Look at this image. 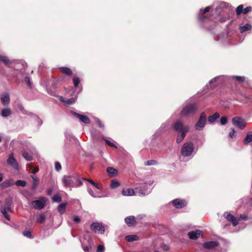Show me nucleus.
<instances>
[{
	"label": "nucleus",
	"instance_id": "1",
	"mask_svg": "<svg viewBox=\"0 0 252 252\" xmlns=\"http://www.w3.org/2000/svg\"><path fill=\"white\" fill-rule=\"evenodd\" d=\"M173 128L177 133L176 142L179 144L183 141L187 133L189 131V126L184 125L181 121H177L173 123Z\"/></svg>",
	"mask_w": 252,
	"mask_h": 252
},
{
	"label": "nucleus",
	"instance_id": "2",
	"mask_svg": "<svg viewBox=\"0 0 252 252\" xmlns=\"http://www.w3.org/2000/svg\"><path fill=\"white\" fill-rule=\"evenodd\" d=\"M173 128L177 133L176 142L179 144L183 141L187 133L189 131V126L184 125L181 121H177L173 123Z\"/></svg>",
	"mask_w": 252,
	"mask_h": 252
},
{
	"label": "nucleus",
	"instance_id": "3",
	"mask_svg": "<svg viewBox=\"0 0 252 252\" xmlns=\"http://www.w3.org/2000/svg\"><path fill=\"white\" fill-rule=\"evenodd\" d=\"M62 182L66 187H77L82 185L79 176L77 174L64 175L62 179Z\"/></svg>",
	"mask_w": 252,
	"mask_h": 252
},
{
	"label": "nucleus",
	"instance_id": "4",
	"mask_svg": "<svg viewBox=\"0 0 252 252\" xmlns=\"http://www.w3.org/2000/svg\"><path fill=\"white\" fill-rule=\"evenodd\" d=\"M198 106L194 103L189 104L185 106L181 111L180 114L183 117L193 116L197 112Z\"/></svg>",
	"mask_w": 252,
	"mask_h": 252
},
{
	"label": "nucleus",
	"instance_id": "5",
	"mask_svg": "<svg viewBox=\"0 0 252 252\" xmlns=\"http://www.w3.org/2000/svg\"><path fill=\"white\" fill-rule=\"evenodd\" d=\"M194 150L193 144L192 142H187L182 146L181 148V154L186 157L190 156Z\"/></svg>",
	"mask_w": 252,
	"mask_h": 252
},
{
	"label": "nucleus",
	"instance_id": "6",
	"mask_svg": "<svg viewBox=\"0 0 252 252\" xmlns=\"http://www.w3.org/2000/svg\"><path fill=\"white\" fill-rule=\"evenodd\" d=\"M46 203V200L45 198L41 197L38 200L32 201L30 204V209L34 208L35 209L41 210L45 207Z\"/></svg>",
	"mask_w": 252,
	"mask_h": 252
},
{
	"label": "nucleus",
	"instance_id": "7",
	"mask_svg": "<svg viewBox=\"0 0 252 252\" xmlns=\"http://www.w3.org/2000/svg\"><path fill=\"white\" fill-rule=\"evenodd\" d=\"M207 117L204 112L201 113L199 120L195 125V128L196 130H202L206 123Z\"/></svg>",
	"mask_w": 252,
	"mask_h": 252
},
{
	"label": "nucleus",
	"instance_id": "8",
	"mask_svg": "<svg viewBox=\"0 0 252 252\" xmlns=\"http://www.w3.org/2000/svg\"><path fill=\"white\" fill-rule=\"evenodd\" d=\"M232 124L237 128L243 129L246 126V123L244 119L240 117H234L232 119Z\"/></svg>",
	"mask_w": 252,
	"mask_h": 252
},
{
	"label": "nucleus",
	"instance_id": "9",
	"mask_svg": "<svg viewBox=\"0 0 252 252\" xmlns=\"http://www.w3.org/2000/svg\"><path fill=\"white\" fill-rule=\"evenodd\" d=\"M91 229L94 232H98L100 234H103L104 232V228L103 225L98 222H93L90 226Z\"/></svg>",
	"mask_w": 252,
	"mask_h": 252
},
{
	"label": "nucleus",
	"instance_id": "10",
	"mask_svg": "<svg viewBox=\"0 0 252 252\" xmlns=\"http://www.w3.org/2000/svg\"><path fill=\"white\" fill-rule=\"evenodd\" d=\"M135 193L139 195H145L149 192L148 190V185L146 184H143L135 188Z\"/></svg>",
	"mask_w": 252,
	"mask_h": 252
},
{
	"label": "nucleus",
	"instance_id": "11",
	"mask_svg": "<svg viewBox=\"0 0 252 252\" xmlns=\"http://www.w3.org/2000/svg\"><path fill=\"white\" fill-rule=\"evenodd\" d=\"M210 9V6H207L204 10L200 9L198 14V19L200 22H203L208 18L206 13L208 12Z\"/></svg>",
	"mask_w": 252,
	"mask_h": 252
},
{
	"label": "nucleus",
	"instance_id": "12",
	"mask_svg": "<svg viewBox=\"0 0 252 252\" xmlns=\"http://www.w3.org/2000/svg\"><path fill=\"white\" fill-rule=\"evenodd\" d=\"M224 217L228 221L232 223L233 226H236L238 224V221L237 218L229 212H225L224 213Z\"/></svg>",
	"mask_w": 252,
	"mask_h": 252
},
{
	"label": "nucleus",
	"instance_id": "13",
	"mask_svg": "<svg viewBox=\"0 0 252 252\" xmlns=\"http://www.w3.org/2000/svg\"><path fill=\"white\" fill-rule=\"evenodd\" d=\"M252 10V6H248L244 8L243 4L239 5L236 8V14L237 15H240L241 14H246Z\"/></svg>",
	"mask_w": 252,
	"mask_h": 252
},
{
	"label": "nucleus",
	"instance_id": "14",
	"mask_svg": "<svg viewBox=\"0 0 252 252\" xmlns=\"http://www.w3.org/2000/svg\"><path fill=\"white\" fill-rule=\"evenodd\" d=\"M202 232L199 230L197 229L194 231H191L188 233V235L189 237L192 240H195L202 236Z\"/></svg>",
	"mask_w": 252,
	"mask_h": 252
},
{
	"label": "nucleus",
	"instance_id": "15",
	"mask_svg": "<svg viewBox=\"0 0 252 252\" xmlns=\"http://www.w3.org/2000/svg\"><path fill=\"white\" fill-rule=\"evenodd\" d=\"M7 164L10 165L14 169H18V163L16 159L14 158V155L13 153H11V154L9 155L7 160Z\"/></svg>",
	"mask_w": 252,
	"mask_h": 252
},
{
	"label": "nucleus",
	"instance_id": "16",
	"mask_svg": "<svg viewBox=\"0 0 252 252\" xmlns=\"http://www.w3.org/2000/svg\"><path fill=\"white\" fill-rule=\"evenodd\" d=\"M72 113L74 116L78 118L82 122L84 123V124H89L90 123V119L87 116L81 115L75 112H72Z\"/></svg>",
	"mask_w": 252,
	"mask_h": 252
},
{
	"label": "nucleus",
	"instance_id": "17",
	"mask_svg": "<svg viewBox=\"0 0 252 252\" xmlns=\"http://www.w3.org/2000/svg\"><path fill=\"white\" fill-rule=\"evenodd\" d=\"M1 208L8 210L9 212H13L14 204L11 198H8L5 200V204L4 206H1Z\"/></svg>",
	"mask_w": 252,
	"mask_h": 252
},
{
	"label": "nucleus",
	"instance_id": "18",
	"mask_svg": "<svg viewBox=\"0 0 252 252\" xmlns=\"http://www.w3.org/2000/svg\"><path fill=\"white\" fill-rule=\"evenodd\" d=\"M173 205L177 209L182 208L187 205V202L180 199H175L172 201Z\"/></svg>",
	"mask_w": 252,
	"mask_h": 252
},
{
	"label": "nucleus",
	"instance_id": "19",
	"mask_svg": "<svg viewBox=\"0 0 252 252\" xmlns=\"http://www.w3.org/2000/svg\"><path fill=\"white\" fill-rule=\"evenodd\" d=\"M1 102L4 106H7L10 103V96L8 93H4L1 94Z\"/></svg>",
	"mask_w": 252,
	"mask_h": 252
},
{
	"label": "nucleus",
	"instance_id": "20",
	"mask_svg": "<svg viewBox=\"0 0 252 252\" xmlns=\"http://www.w3.org/2000/svg\"><path fill=\"white\" fill-rule=\"evenodd\" d=\"M125 220L126 224L129 226H134L136 224L135 218L133 216H130L126 217Z\"/></svg>",
	"mask_w": 252,
	"mask_h": 252
},
{
	"label": "nucleus",
	"instance_id": "21",
	"mask_svg": "<svg viewBox=\"0 0 252 252\" xmlns=\"http://www.w3.org/2000/svg\"><path fill=\"white\" fill-rule=\"evenodd\" d=\"M14 185V181L13 179H10L6 180L0 184V186L2 189H5L8 187L12 186Z\"/></svg>",
	"mask_w": 252,
	"mask_h": 252
},
{
	"label": "nucleus",
	"instance_id": "22",
	"mask_svg": "<svg viewBox=\"0 0 252 252\" xmlns=\"http://www.w3.org/2000/svg\"><path fill=\"white\" fill-rule=\"evenodd\" d=\"M218 245V242L209 241L203 244V247L207 249H211L217 247Z\"/></svg>",
	"mask_w": 252,
	"mask_h": 252
},
{
	"label": "nucleus",
	"instance_id": "23",
	"mask_svg": "<svg viewBox=\"0 0 252 252\" xmlns=\"http://www.w3.org/2000/svg\"><path fill=\"white\" fill-rule=\"evenodd\" d=\"M135 190L131 188L123 189L122 193L124 196H131L135 195Z\"/></svg>",
	"mask_w": 252,
	"mask_h": 252
},
{
	"label": "nucleus",
	"instance_id": "24",
	"mask_svg": "<svg viewBox=\"0 0 252 252\" xmlns=\"http://www.w3.org/2000/svg\"><path fill=\"white\" fill-rule=\"evenodd\" d=\"M59 70L62 73L68 76H70L73 74L71 69L67 67H60Z\"/></svg>",
	"mask_w": 252,
	"mask_h": 252
},
{
	"label": "nucleus",
	"instance_id": "25",
	"mask_svg": "<svg viewBox=\"0 0 252 252\" xmlns=\"http://www.w3.org/2000/svg\"><path fill=\"white\" fill-rule=\"evenodd\" d=\"M243 143L247 145L250 142H252V131L247 132L246 137L243 140Z\"/></svg>",
	"mask_w": 252,
	"mask_h": 252
},
{
	"label": "nucleus",
	"instance_id": "26",
	"mask_svg": "<svg viewBox=\"0 0 252 252\" xmlns=\"http://www.w3.org/2000/svg\"><path fill=\"white\" fill-rule=\"evenodd\" d=\"M107 171L109 174V176L111 177H114L117 175V170L112 167H108L107 168Z\"/></svg>",
	"mask_w": 252,
	"mask_h": 252
},
{
	"label": "nucleus",
	"instance_id": "27",
	"mask_svg": "<svg viewBox=\"0 0 252 252\" xmlns=\"http://www.w3.org/2000/svg\"><path fill=\"white\" fill-rule=\"evenodd\" d=\"M0 62L3 63L5 65H8L11 62L7 57L0 55Z\"/></svg>",
	"mask_w": 252,
	"mask_h": 252
},
{
	"label": "nucleus",
	"instance_id": "28",
	"mask_svg": "<svg viewBox=\"0 0 252 252\" xmlns=\"http://www.w3.org/2000/svg\"><path fill=\"white\" fill-rule=\"evenodd\" d=\"M12 113V111L9 108H4L1 110V115L3 117H6L10 116Z\"/></svg>",
	"mask_w": 252,
	"mask_h": 252
},
{
	"label": "nucleus",
	"instance_id": "29",
	"mask_svg": "<svg viewBox=\"0 0 252 252\" xmlns=\"http://www.w3.org/2000/svg\"><path fill=\"white\" fill-rule=\"evenodd\" d=\"M220 117V114L218 112L215 113L213 115L208 117V122L210 123H214Z\"/></svg>",
	"mask_w": 252,
	"mask_h": 252
},
{
	"label": "nucleus",
	"instance_id": "30",
	"mask_svg": "<svg viewBox=\"0 0 252 252\" xmlns=\"http://www.w3.org/2000/svg\"><path fill=\"white\" fill-rule=\"evenodd\" d=\"M67 205L66 203H63L60 204L58 207V210L61 214H63L65 211V208Z\"/></svg>",
	"mask_w": 252,
	"mask_h": 252
},
{
	"label": "nucleus",
	"instance_id": "31",
	"mask_svg": "<svg viewBox=\"0 0 252 252\" xmlns=\"http://www.w3.org/2000/svg\"><path fill=\"white\" fill-rule=\"evenodd\" d=\"M125 239L128 242H133L138 240L139 237L136 235H130L126 236Z\"/></svg>",
	"mask_w": 252,
	"mask_h": 252
},
{
	"label": "nucleus",
	"instance_id": "32",
	"mask_svg": "<svg viewBox=\"0 0 252 252\" xmlns=\"http://www.w3.org/2000/svg\"><path fill=\"white\" fill-rule=\"evenodd\" d=\"M22 155L23 157L27 161H31L32 160V157L26 151L22 152Z\"/></svg>",
	"mask_w": 252,
	"mask_h": 252
},
{
	"label": "nucleus",
	"instance_id": "33",
	"mask_svg": "<svg viewBox=\"0 0 252 252\" xmlns=\"http://www.w3.org/2000/svg\"><path fill=\"white\" fill-rule=\"evenodd\" d=\"M252 28V26H251V25L249 24H246L244 26L240 28V31L242 33L246 31L251 30Z\"/></svg>",
	"mask_w": 252,
	"mask_h": 252
},
{
	"label": "nucleus",
	"instance_id": "34",
	"mask_svg": "<svg viewBox=\"0 0 252 252\" xmlns=\"http://www.w3.org/2000/svg\"><path fill=\"white\" fill-rule=\"evenodd\" d=\"M46 219L45 216L44 214H40L37 218V222L39 223H43Z\"/></svg>",
	"mask_w": 252,
	"mask_h": 252
},
{
	"label": "nucleus",
	"instance_id": "35",
	"mask_svg": "<svg viewBox=\"0 0 252 252\" xmlns=\"http://www.w3.org/2000/svg\"><path fill=\"white\" fill-rule=\"evenodd\" d=\"M120 186V183L116 180H113L111 182L110 187L112 189H115Z\"/></svg>",
	"mask_w": 252,
	"mask_h": 252
},
{
	"label": "nucleus",
	"instance_id": "36",
	"mask_svg": "<svg viewBox=\"0 0 252 252\" xmlns=\"http://www.w3.org/2000/svg\"><path fill=\"white\" fill-rule=\"evenodd\" d=\"M0 211L2 215L4 216V217L8 220H10V218L9 215L8 214L7 212L8 210H6L5 209L0 208Z\"/></svg>",
	"mask_w": 252,
	"mask_h": 252
},
{
	"label": "nucleus",
	"instance_id": "37",
	"mask_svg": "<svg viewBox=\"0 0 252 252\" xmlns=\"http://www.w3.org/2000/svg\"><path fill=\"white\" fill-rule=\"evenodd\" d=\"M15 184L17 186L25 187L26 186V182L25 181L18 180L16 181V182H14V185Z\"/></svg>",
	"mask_w": 252,
	"mask_h": 252
},
{
	"label": "nucleus",
	"instance_id": "38",
	"mask_svg": "<svg viewBox=\"0 0 252 252\" xmlns=\"http://www.w3.org/2000/svg\"><path fill=\"white\" fill-rule=\"evenodd\" d=\"M54 202H60L62 201V197L59 194H55L52 197Z\"/></svg>",
	"mask_w": 252,
	"mask_h": 252
},
{
	"label": "nucleus",
	"instance_id": "39",
	"mask_svg": "<svg viewBox=\"0 0 252 252\" xmlns=\"http://www.w3.org/2000/svg\"><path fill=\"white\" fill-rule=\"evenodd\" d=\"M233 78L240 83L243 82L245 80V77L244 76H233Z\"/></svg>",
	"mask_w": 252,
	"mask_h": 252
},
{
	"label": "nucleus",
	"instance_id": "40",
	"mask_svg": "<svg viewBox=\"0 0 252 252\" xmlns=\"http://www.w3.org/2000/svg\"><path fill=\"white\" fill-rule=\"evenodd\" d=\"M73 82L74 86L75 88H77L80 82V79L77 77H74L73 78Z\"/></svg>",
	"mask_w": 252,
	"mask_h": 252
},
{
	"label": "nucleus",
	"instance_id": "41",
	"mask_svg": "<svg viewBox=\"0 0 252 252\" xmlns=\"http://www.w3.org/2000/svg\"><path fill=\"white\" fill-rule=\"evenodd\" d=\"M23 234L24 236L30 238H33V235L32 234V232L30 231H25L23 232Z\"/></svg>",
	"mask_w": 252,
	"mask_h": 252
},
{
	"label": "nucleus",
	"instance_id": "42",
	"mask_svg": "<svg viewBox=\"0 0 252 252\" xmlns=\"http://www.w3.org/2000/svg\"><path fill=\"white\" fill-rule=\"evenodd\" d=\"M75 101H76V98H73V97H71L70 98H69V99H67L64 102V103L66 104H67V105H71V104H72L74 103Z\"/></svg>",
	"mask_w": 252,
	"mask_h": 252
},
{
	"label": "nucleus",
	"instance_id": "43",
	"mask_svg": "<svg viewBox=\"0 0 252 252\" xmlns=\"http://www.w3.org/2000/svg\"><path fill=\"white\" fill-rule=\"evenodd\" d=\"M227 122V118L225 116H223L221 117L220 120V123L221 125H225Z\"/></svg>",
	"mask_w": 252,
	"mask_h": 252
},
{
	"label": "nucleus",
	"instance_id": "44",
	"mask_svg": "<svg viewBox=\"0 0 252 252\" xmlns=\"http://www.w3.org/2000/svg\"><path fill=\"white\" fill-rule=\"evenodd\" d=\"M242 95L245 98L246 100H247L248 101L252 102V97L251 95H248L245 94H242Z\"/></svg>",
	"mask_w": 252,
	"mask_h": 252
},
{
	"label": "nucleus",
	"instance_id": "45",
	"mask_svg": "<svg viewBox=\"0 0 252 252\" xmlns=\"http://www.w3.org/2000/svg\"><path fill=\"white\" fill-rule=\"evenodd\" d=\"M157 163H158L157 161L155 160H150L147 161L146 162L145 164L147 165H154V164H156Z\"/></svg>",
	"mask_w": 252,
	"mask_h": 252
},
{
	"label": "nucleus",
	"instance_id": "46",
	"mask_svg": "<svg viewBox=\"0 0 252 252\" xmlns=\"http://www.w3.org/2000/svg\"><path fill=\"white\" fill-rule=\"evenodd\" d=\"M24 81L26 83V84H27V85L29 87L31 86V80H30V78L29 77H28V76L24 78Z\"/></svg>",
	"mask_w": 252,
	"mask_h": 252
},
{
	"label": "nucleus",
	"instance_id": "47",
	"mask_svg": "<svg viewBox=\"0 0 252 252\" xmlns=\"http://www.w3.org/2000/svg\"><path fill=\"white\" fill-rule=\"evenodd\" d=\"M104 250V247L102 245H99L97 248V252H103Z\"/></svg>",
	"mask_w": 252,
	"mask_h": 252
},
{
	"label": "nucleus",
	"instance_id": "48",
	"mask_svg": "<svg viewBox=\"0 0 252 252\" xmlns=\"http://www.w3.org/2000/svg\"><path fill=\"white\" fill-rule=\"evenodd\" d=\"M105 141L108 146H109L111 147L115 148H117V146L114 143H112L111 141H109L108 140H105Z\"/></svg>",
	"mask_w": 252,
	"mask_h": 252
},
{
	"label": "nucleus",
	"instance_id": "49",
	"mask_svg": "<svg viewBox=\"0 0 252 252\" xmlns=\"http://www.w3.org/2000/svg\"><path fill=\"white\" fill-rule=\"evenodd\" d=\"M248 219V217L245 216V215H244L243 214H240L239 215V218L238 219V221L239 220H247Z\"/></svg>",
	"mask_w": 252,
	"mask_h": 252
},
{
	"label": "nucleus",
	"instance_id": "50",
	"mask_svg": "<svg viewBox=\"0 0 252 252\" xmlns=\"http://www.w3.org/2000/svg\"><path fill=\"white\" fill-rule=\"evenodd\" d=\"M235 133L236 131L235 129L234 128H232L229 134L230 137L233 138L235 136Z\"/></svg>",
	"mask_w": 252,
	"mask_h": 252
},
{
	"label": "nucleus",
	"instance_id": "51",
	"mask_svg": "<svg viewBox=\"0 0 252 252\" xmlns=\"http://www.w3.org/2000/svg\"><path fill=\"white\" fill-rule=\"evenodd\" d=\"M62 166L61 164L59 162H55V168L57 171H59L61 169Z\"/></svg>",
	"mask_w": 252,
	"mask_h": 252
},
{
	"label": "nucleus",
	"instance_id": "52",
	"mask_svg": "<svg viewBox=\"0 0 252 252\" xmlns=\"http://www.w3.org/2000/svg\"><path fill=\"white\" fill-rule=\"evenodd\" d=\"M243 86L245 88H249L250 87V82L248 81H245L243 82Z\"/></svg>",
	"mask_w": 252,
	"mask_h": 252
},
{
	"label": "nucleus",
	"instance_id": "53",
	"mask_svg": "<svg viewBox=\"0 0 252 252\" xmlns=\"http://www.w3.org/2000/svg\"><path fill=\"white\" fill-rule=\"evenodd\" d=\"M83 180L88 181L93 186L96 185V183L93 180H92L91 179H87V178H83Z\"/></svg>",
	"mask_w": 252,
	"mask_h": 252
},
{
	"label": "nucleus",
	"instance_id": "54",
	"mask_svg": "<svg viewBox=\"0 0 252 252\" xmlns=\"http://www.w3.org/2000/svg\"><path fill=\"white\" fill-rule=\"evenodd\" d=\"M91 249H92V247L91 246H83V249L85 252L89 251Z\"/></svg>",
	"mask_w": 252,
	"mask_h": 252
},
{
	"label": "nucleus",
	"instance_id": "55",
	"mask_svg": "<svg viewBox=\"0 0 252 252\" xmlns=\"http://www.w3.org/2000/svg\"><path fill=\"white\" fill-rule=\"evenodd\" d=\"M220 78V77H215L213 79H211L210 82H209V83L210 84H213L214 83V82H216L218 80H219Z\"/></svg>",
	"mask_w": 252,
	"mask_h": 252
},
{
	"label": "nucleus",
	"instance_id": "56",
	"mask_svg": "<svg viewBox=\"0 0 252 252\" xmlns=\"http://www.w3.org/2000/svg\"><path fill=\"white\" fill-rule=\"evenodd\" d=\"M73 221L76 223H79L81 221V219L79 217H75L73 219Z\"/></svg>",
	"mask_w": 252,
	"mask_h": 252
},
{
	"label": "nucleus",
	"instance_id": "57",
	"mask_svg": "<svg viewBox=\"0 0 252 252\" xmlns=\"http://www.w3.org/2000/svg\"><path fill=\"white\" fill-rule=\"evenodd\" d=\"M97 123L99 126V127L100 128H103L104 127V126L102 125V124L101 123V122H100V120H98L97 122Z\"/></svg>",
	"mask_w": 252,
	"mask_h": 252
},
{
	"label": "nucleus",
	"instance_id": "58",
	"mask_svg": "<svg viewBox=\"0 0 252 252\" xmlns=\"http://www.w3.org/2000/svg\"><path fill=\"white\" fill-rule=\"evenodd\" d=\"M39 170V168L38 167H35L34 168V169H33L32 170V173H36L37 172H38Z\"/></svg>",
	"mask_w": 252,
	"mask_h": 252
},
{
	"label": "nucleus",
	"instance_id": "59",
	"mask_svg": "<svg viewBox=\"0 0 252 252\" xmlns=\"http://www.w3.org/2000/svg\"><path fill=\"white\" fill-rule=\"evenodd\" d=\"M34 181L37 183V184L39 183V179L37 177H32Z\"/></svg>",
	"mask_w": 252,
	"mask_h": 252
},
{
	"label": "nucleus",
	"instance_id": "60",
	"mask_svg": "<svg viewBox=\"0 0 252 252\" xmlns=\"http://www.w3.org/2000/svg\"><path fill=\"white\" fill-rule=\"evenodd\" d=\"M3 178V175L2 173H0V182H1Z\"/></svg>",
	"mask_w": 252,
	"mask_h": 252
},
{
	"label": "nucleus",
	"instance_id": "61",
	"mask_svg": "<svg viewBox=\"0 0 252 252\" xmlns=\"http://www.w3.org/2000/svg\"><path fill=\"white\" fill-rule=\"evenodd\" d=\"M95 188H96L97 189H100V188L99 187L98 185L96 183V185L94 186Z\"/></svg>",
	"mask_w": 252,
	"mask_h": 252
},
{
	"label": "nucleus",
	"instance_id": "62",
	"mask_svg": "<svg viewBox=\"0 0 252 252\" xmlns=\"http://www.w3.org/2000/svg\"><path fill=\"white\" fill-rule=\"evenodd\" d=\"M89 192H90V194L92 196H94V197H96V196L94 195L93 194V191H92V190L90 191H89Z\"/></svg>",
	"mask_w": 252,
	"mask_h": 252
},
{
	"label": "nucleus",
	"instance_id": "63",
	"mask_svg": "<svg viewBox=\"0 0 252 252\" xmlns=\"http://www.w3.org/2000/svg\"><path fill=\"white\" fill-rule=\"evenodd\" d=\"M168 247L165 245V246H164V250H168Z\"/></svg>",
	"mask_w": 252,
	"mask_h": 252
},
{
	"label": "nucleus",
	"instance_id": "64",
	"mask_svg": "<svg viewBox=\"0 0 252 252\" xmlns=\"http://www.w3.org/2000/svg\"><path fill=\"white\" fill-rule=\"evenodd\" d=\"M51 192V190L50 189L48 190V194H49Z\"/></svg>",
	"mask_w": 252,
	"mask_h": 252
}]
</instances>
